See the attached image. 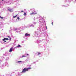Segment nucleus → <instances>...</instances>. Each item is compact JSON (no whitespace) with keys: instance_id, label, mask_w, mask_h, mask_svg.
<instances>
[{"instance_id":"nucleus-11","label":"nucleus","mask_w":76,"mask_h":76,"mask_svg":"<svg viewBox=\"0 0 76 76\" xmlns=\"http://www.w3.org/2000/svg\"><path fill=\"white\" fill-rule=\"evenodd\" d=\"M22 61H18V63H21V62H22Z\"/></svg>"},{"instance_id":"nucleus-17","label":"nucleus","mask_w":76,"mask_h":76,"mask_svg":"<svg viewBox=\"0 0 76 76\" xmlns=\"http://www.w3.org/2000/svg\"><path fill=\"white\" fill-rule=\"evenodd\" d=\"M19 20V17H17V18Z\"/></svg>"},{"instance_id":"nucleus-8","label":"nucleus","mask_w":76,"mask_h":76,"mask_svg":"<svg viewBox=\"0 0 76 76\" xmlns=\"http://www.w3.org/2000/svg\"><path fill=\"white\" fill-rule=\"evenodd\" d=\"M8 38L10 40H11L12 38H10V37H9V36H8Z\"/></svg>"},{"instance_id":"nucleus-1","label":"nucleus","mask_w":76,"mask_h":76,"mask_svg":"<svg viewBox=\"0 0 76 76\" xmlns=\"http://www.w3.org/2000/svg\"><path fill=\"white\" fill-rule=\"evenodd\" d=\"M26 71H28L27 68H24V69H23V71L21 72V73H25V72Z\"/></svg>"},{"instance_id":"nucleus-18","label":"nucleus","mask_w":76,"mask_h":76,"mask_svg":"<svg viewBox=\"0 0 76 76\" xmlns=\"http://www.w3.org/2000/svg\"><path fill=\"white\" fill-rule=\"evenodd\" d=\"M52 25H53V22H52Z\"/></svg>"},{"instance_id":"nucleus-22","label":"nucleus","mask_w":76,"mask_h":76,"mask_svg":"<svg viewBox=\"0 0 76 76\" xmlns=\"http://www.w3.org/2000/svg\"><path fill=\"white\" fill-rule=\"evenodd\" d=\"M2 1H3V0H2Z\"/></svg>"},{"instance_id":"nucleus-16","label":"nucleus","mask_w":76,"mask_h":76,"mask_svg":"<svg viewBox=\"0 0 76 76\" xmlns=\"http://www.w3.org/2000/svg\"><path fill=\"white\" fill-rule=\"evenodd\" d=\"M26 57V56H22V57Z\"/></svg>"},{"instance_id":"nucleus-6","label":"nucleus","mask_w":76,"mask_h":76,"mask_svg":"<svg viewBox=\"0 0 76 76\" xmlns=\"http://www.w3.org/2000/svg\"><path fill=\"white\" fill-rule=\"evenodd\" d=\"M27 69V71H28V70H29V69H32V68L31 67H29V68H28Z\"/></svg>"},{"instance_id":"nucleus-5","label":"nucleus","mask_w":76,"mask_h":76,"mask_svg":"<svg viewBox=\"0 0 76 76\" xmlns=\"http://www.w3.org/2000/svg\"><path fill=\"white\" fill-rule=\"evenodd\" d=\"M12 50H13V49H12V48H11L9 52H12Z\"/></svg>"},{"instance_id":"nucleus-15","label":"nucleus","mask_w":76,"mask_h":76,"mask_svg":"<svg viewBox=\"0 0 76 76\" xmlns=\"http://www.w3.org/2000/svg\"><path fill=\"white\" fill-rule=\"evenodd\" d=\"M39 54H41V53H38V55H39Z\"/></svg>"},{"instance_id":"nucleus-19","label":"nucleus","mask_w":76,"mask_h":76,"mask_svg":"<svg viewBox=\"0 0 76 76\" xmlns=\"http://www.w3.org/2000/svg\"><path fill=\"white\" fill-rule=\"evenodd\" d=\"M22 12H23V11H21V13H22Z\"/></svg>"},{"instance_id":"nucleus-9","label":"nucleus","mask_w":76,"mask_h":76,"mask_svg":"<svg viewBox=\"0 0 76 76\" xmlns=\"http://www.w3.org/2000/svg\"><path fill=\"white\" fill-rule=\"evenodd\" d=\"M5 40H9V39L7 38H5Z\"/></svg>"},{"instance_id":"nucleus-7","label":"nucleus","mask_w":76,"mask_h":76,"mask_svg":"<svg viewBox=\"0 0 76 76\" xmlns=\"http://www.w3.org/2000/svg\"><path fill=\"white\" fill-rule=\"evenodd\" d=\"M18 16V14H17L16 16H13V18H16V17Z\"/></svg>"},{"instance_id":"nucleus-12","label":"nucleus","mask_w":76,"mask_h":76,"mask_svg":"<svg viewBox=\"0 0 76 76\" xmlns=\"http://www.w3.org/2000/svg\"><path fill=\"white\" fill-rule=\"evenodd\" d=\"M24 16H26V13L25 12L24 14H23Z\"/></svg>"},{"instance_id":"nucleus-4","label":"nucleus","mask_w":76,"mask_h":76,"mask_svg":"<svg viewBox=\"0 0 76 76\" xmlns=\"http://www.w3.org/2000/svg\"><path fill=\"white\" fill-rule=\"evenodd\" d=\"M37 13H34V12H33L32 13L30 14V15H37Z\"/></svg>"},{"instance_id":"nucleus-2","label":"nucleus","mask_w":76,"mask_h":76,"mask_svg":"<svg viewBox=\"0 0 76 76\" xmlns=\"http://www.w3.org/2000/svg\"><path fill=\"white\" fill-rule=\"evenodd\" d=\"M25 37H27L28 36H30V34H28V33H26L25 34Z\"/></svg>"},{"instance_id":"nucleus-23","label":"nucleus","mask_w":76,"mask_h":76,"mask_svg":"<svg viewBox=\"0 0 76 76\" xmlns=\"http://www.w3.org/2000/svg\"><path fill=\"white\" fill-rule=\"evenodd\" d=\"M27 55H28V54H27Z\"/></svg>"},{"instance_id":"nucleus-13","label":"nucleus","mask_w":76,"mask_h":76,"mask_svg":"<svg viewBox=\"0 0 76 76\" xmlns=\"http://www.w3.org/2000/svg\"><path fill=\"white\" fill-rule=\"evenodd\" d=\"M0 18H1V19H3V17H2L1 16H0Z\"/></svg>"},{"instance_id":"nucleus-14","label":"nucleus","mask_w":76,"mask_h":76,"mask_svg":"<svg viewBox=\"0 0 76 76\" xmlns=\"http://www.w3.org/2000/svg\"><path fill=\"white\" fill-rule=\"evenodd\" d=\"M2 40H3V41H5V38L4 39H2Z\"/></svg>"},{"instance_id":"nucleus-10","label":"nucleus","mask_w":76,"mask_h":76,"mask_svg":"<svg viewBox=\"0 0 76 76\" xmlns=\"http://www.w3.org/2000/svg\"><path fill=\"white\" fill-rule=\"evenodd\" d=\"M17 47H20V45H19L17 46Z\"/></svg>"},{"instance_id":"nucleus-20","label":"nucleus","mask_w":76,"mask_h":76,"mask_svg":"<svg viewBox=\"0 0 76 76\" xmlns=\"http://www.w3.org/2000/svg\"><path fill=\"white\" fill-rule=\"evenodd\" d=\"M4 42H6V40H4Z\"/></svg>"},{"instance_id":"nucleus-3","label":"nucleus","mask_w":76,"mask_h":76,"mask_svg":"<svg viewBox=\"0 0 76 76\" xmlns=\"http://www.w3.org/2000/svg\"><path fill=\"white\" fill-rule=\"evenodd\" d=\"M8 10L10 11V12H13V10L10 9H8Z\"/></svg>"},{"instance_id":"nucleus-21","label":"nucleus","mask_w":76,"mask_h":76,"mask_svg":"<svg viewBox=\"0 0 76 76\" xmlns=\"http://www.w3.org/2000/svg\"><path fill=\"white\" fill-rule=\"evenodd\" d=\"M46 29H47V26H46Z\"/></svg>"}]
</instances>
